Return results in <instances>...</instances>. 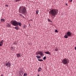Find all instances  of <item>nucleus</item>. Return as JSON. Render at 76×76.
Here are the masks:
<instances>
[{"instance_id": "36", "label": "nucleus", "mask_w": 76, "mask_h": 76, "mask_svg": "<svg viewBox=\"0 0 76 76\" xmlns=\"http://www.w3.org/2000/svg\"><path fill=\"white\" fill-rule=\"evenodd\" d=\"M19 74H20V72H19Z\"/></svg>"}, {"instance_id": "13", "label": "nucleus", "mask_w": 76, "mask_h": 76, "mask_svg": "<svg viewBox=\"0 0 76 76\" xmlns=\"http://www.w3.org/2000/svg\"><path fill=\"white\" fill-rule=\"evenodd\" d=\"M4 40H2L1 41L0 43L1 44V46H2L3 45V42H4Z\"/></svg>"}, {"instance_id": "29", "label": "nucleus", "mask_w": 76, "mask_h": 76, "mask_svg": "<svg viewBox=\"0 0 76 76\" xmlns=\"http://www.w3.org/2000/svg\"><path fill=\"white\" fill-rule=\"evenodd\" d=\"M7 7H8V5H5V7H7Z\"/></svg>"}, {"instance_id": "7", "label": "nucleus", "mask_w": 76, "mask_h": 76, "mask_svg": "<svg viewBox=\"0 0 76 76\" xmlns=\"http://www.w3.org/2000/svg\"><path fill=\"white\" fill-rule=\"evenodd\" d=\"M5 65L6 66H7V67H8V66L9 67H10V66L11 64L10 63L9 61H8V62H6Z\"/></svg>"}, {"instance_id": "21", "label": "nucleus", "mask_w": 76, "mask_h": 76, "mask_svg": "<svg viewBox=\"0 0 76 76\" xmlns=\"http://www.w3.org/2000/svg\"><path fill=\"white\" fill-rule=\"evenodd\" d=\"M38 60L41 61H43V60H42L41 59H38Z\"/></svg>"}, {"instance_id": "3", "label": "nucleus", "mask_w": 76, "mask_h": 76, "mask_svg": "<svg viewBox=\"0 0 76 76\" xmlns=\"http://www.w3.org/2000/svg\"><path fill=\"white\" fill-rule=\"evenodd\" d=\"M11 23L14 26H17V25H19L20 26L21 25V22H17L16 20H14V21H11Z\"/></svg>"}, {"instance_id": "32", "label": "nucleus", "mask_w": 76, "mask_h": 76, "mask_svg": "<svg viewBox=\"0 0 76 76\" xmlns=\"http://www.w3.org/2000/svg\"><path fill=\"white\" fill-rule=\"evenodd\" d=\"M11 49H13V48H12V47L11 48Z\"/></svg>"}, {"instance_id": "8", "label": "nucleus", "mask_w": 76, "mask_h": 76, "mask_svg": "<svg viewBox=\"0 0 76 76\" xmlns=\"http://www.w3.org/2000/svg\"><path fill=\"white\" fill-rule=\"evenodd\" d=\"M45 54H49V55H50L51 53L49 51H45Z\"/></svg>"}, {"instance_id": "28", "label": "nucleus", "mask_w": 76, "mask_h": 76, "mask_svg": "<svg viewBox=\"0 0 76 76\" xmlns=\"http://www.w3.org/2000/svg\"><path fill=\"white\" fill-rule=\"evenodd\" d=\"M20 75H21V72H20Z\"/></svg>"}, {"instance_id": "19", "label": "nucleus", "mask_w": 76, "mask_h": 76, "mask_svg": "<svg viewBox=\"0 0 76 76\" xmlns=\"http://www.w3.org/2000/svg\"><path fill=\"white\" fill-rule=\"evenodd\" d=\"M21 0H15V2H17V1H21Z\"/></svg>"}, {"instance_id": "6", "label": "nucleus", "mask_w": 76, "mask_h": 76, "mask_svg": "<svg viewBox=\"0 0 76 76\" xmlns=\"http://www.w3.org/2000/svg\"><path fill=\"white\" fill-rule=\"evenodd\" d=\"M36 54L37 55H38V54H39L41 56H44V53L43 51H37L36 52Z\"/></svg>"}, {"instance_id": "9", "label": "nucleus", "mask_w": 76, "mask_h": 76, "mask_svg": "<svg viewBox=\"0 0 76 76\" xmlns=\"http://www.w3.org/2000/svg\"><path fill=\"white\" fill-rule=\"evenodd\" d=\"M16 55L17 57H18V58L20 57H21L20 54L19 53H18Z\"/></svg>"}, {"instance_id": "17", "label": "nucleus", "mask_w": 76, "mask_h": 76, "mask_svg": "<svg viewBox=\"0 0 76 76\" xmlns=\"http://www.w3.org/2000/svg\"><path fill=\"white\" fill-rule=\"evenodd\" d=\"M46 56H45V57H43V59L46 60Z\"/></svg>"}, {"instance_id": "30", "label": "nucleus", "mask_w": 76, "mask_h": 76, "mask_svg": "<svg viewBox=\"0 0 76 76\" xmlns=\"http://www.w3.org/2000/svg\"><path fill=\"white\" fill-rule=\"evenodd\" d=\"M66 6H67V4L66 3Z\"/></svg>"}, {"instance_id": "25", "label": "nucleus", "mask_w": 76, "mask_h": 76, "mask_svg": "<svg viewBox=\"0 0 76 76\" xmlns=\"http://www.w3.org/2000/svg\"><path fill=\"white\" fill-rule=\"evenodd\" d=\"M72 0H69V2H71L72 1Z\"/></svg>"}, {"instance_id": "11", "label": "nucleus", "mask_w": 76, "mask_h": 76, "mask_svg": "<svg viewBox=\"0 0 76 76\" xmlns=\"http://www.w3.org/2000/svg\"><path fill=\"white\" fill-rule=\"evenodd\" d=\"M41 69H42L41 68V67H39L38 69V72H40V71H41Z\"/></svg>"}, {"instance_id": "24", "label": "nucleus", "mask_w": 76, "mask_h": 76, "mask_svg": "<svg viewBox=\"0 0 76 76\" xmlns=\"http://www.w3.org/2000/svg\"><path fill=\"white\" fill-rule=\"evenodd\" d=\"M20 16H21V17H23L22 14H20Z\"/></svg>"}, {"instance_id": "37", "label": "nucleus", "mask_w": 76, "mask_h": 76, "mask_svg": "<svg viewBox=\"0 0 76 76\" xmlns=\"http://www.w3.org/2000/svg\"><path fill=\"white\" fill-rule=\"evenodd\" d=\"M49 21H50L49 20Z\"/></svg>"}, {"instance_id": "18", "label": "nucleus", "mask_w": 76, "mask_h": 76, "mask_svg": "<svg viewBox=\"0 0 76 76\" xmlns=\"http://www.w3.org/2000/svg\"><path fill=\"white\" fill-rule=\"evenodd\" d=\"M27 74L26 73H24V74L23 76H27Z\"/></svg>"}, {"instance_id": "12", "label": "nucleus", "mask_w": 76, "mask_h": 76, "mask_svg": "<svg viewBox=\"0 0 76 76\" xmlns=\"http://www.w3.org/2000/svg\"><path fill=\"white\" fill-rule=\"evenodd\" d=\"M7 26H8L9 27H10V26H11V24H10V23H8Z\"/></svg>"}, {"instance_id": "14", "label": "nucleus", "mask_w": 76, "mask_h": 76, "mask_svg": "<svg viewBox=\"0 0 76 76\" xmlns=\"http://www.w3.org/2000/svg\"><path fill=\"white\" fill-rule=\"evenodd\" d=\"M39 12V10H37L36 12V14L37 15L38 13Z\"/></svg>"}, {"instance_id": "10", "label": "nucleus", "mask_w": 76, "mask_h": 76, "mask_svg": "<svg viewBox=\"0 0 76 76\" xmlns=\"http://www.w3.org/2000/svg\"><path fill=\"white\" fill-rule=\"evenodd\" d=\"M36 57L37 58H38V59H39L41 57V56H39L38 55H37V56H36Z\"/></svg>"}, {"instance_id": "20", "label": "nucleus", "mask_w": 76, "mask_h": 76, "mask_svg": "<svg viewBox=\"0 0 76 76\" xmlns=\"http://www.w3.org/2000/svg\"><path fill=\"white\" fill-rule=\"evenodd\" d=\"M21 73H22V74H21V76H22V75H23L24 72H23V71H21Z\"/></svg>"}, {"instance_id": "26", "label": "nucleus", "mask_w": 76, "mask_h": 76, "mask_svg": "<svg viewBox=\"0 0 76 76\" xmlns=\"http://www.w3.org/2000/svg\"><path fill=\"white\" fill-rule=\"evenodd\" d=\"M12 50H15V48H13L12 49H11Z\"/></svg>"}, {"instance_id": "5", "label": "nucleus", "mask_w": 76, "mask_h": 76, "mask_svg": "<svg viewBox=\"0 0 76 76\" xmlns=\"http://www.w3.org/2000/svg\"><path fill=\"white\" fill-rule=\"evenodd\" d=\"M72 33L71 32L68 31L66 33V34H65L64 36L65 38H68V36H71Z\"/></svg>"}, {"instance_id": "1", "label": "nucleus", "mask_w": 76, "mask_h": 76, "mask_svg": "<svg viewBox=\"0 0 76 76\" xmlns=\"http://www.w3.org/2000/svg\"><path fill=\"white\" fill-rule=\"evenodd\" d=\"M19 12L22 14H26L27 11L26 7L20 6L19 8Z\"/></svg>"}, {"instance_id": "23", "label": "nucleus", "mask_w": 76, "mask_h": 76, "mask_svg": "<svg viewBox=\"0 0 76 76\" xmlns=\"http://www.w3.org/2000/svg\"><path fill=\"white\" fill-rule=\"evenodd\" d=\"M58 30H57V29L55 30V32H58Z\"/></svg>"}, {"instance_id": "31", "label": "nucleus", "mask_w": 76, "mask_h": 76, "mask_svg": "<svg viewBox=\"0 0 76 76\" xmlns=\"http://www.w3.org/2000/svg\"><path fill=\"white\" fill-rule=\"evenodd\" d=\"M75 50H76V46L75 47Z\"/></svg>"}, {"instance_id": "4", "label": "nucleus", "mask_w": 76, "mask_h": 76, "mask_svg": "<svg viewBox=\"0 0 76 76\" xmlns=\"http://www.w3.org/2000/svg\"><path fill=\"white\" fill-rule=\"evenodd\" d=\"M62 62L64 64H68L69 63L68 58H65L63 59Z\"/></svg>"}, {"instance_id": "22", "label": "nucleus", "mask_w": 76, "mask_h": 76, "mask_svg": "<svg viewBox=\"0 0 76 76\" xmlns=\"http://www.w3.org/2000/svg\"><path fill=\"white\" fill-rule=\"evenodd\" d=\"M55 51H58V48H55Z\"/></svg>"}, {"instance_id": "35", "label": "nucleus", "mask_w": 76, "mask_h": 76, "mask_svg": "<svg viewBox=\"0 0 76 76\" xmlns=\"http://www.w3.org/2000/svg\"><path fill=\"white\" fill-rule=\"evenodd\" d=\"M23 17H24V16H23Z\"/></svg>"}, {"instance_id": "15", "label": "nucleus", "mask_w": 76, "mask_h": 76, "mask_svg": "<svg viewBox=\"0 0 76 76\" xmlns=\"http://www.w3.org/2000/svg\"><path fill=\"white\" fill-rule=\"evenodd\" d=\"M1 21H2V22H4V21H5V19L2 18V19H1Z\"/></svg>"}, {"instance_id": "34", "label": "nucleus", "mask_w": 76, "mask_h": 76, "mask_svg": "<svg viewBox=\"0 0 76 76\" xmlns=\"http://www.w3.org/2000/svg\"><path fill=\"white\" fill-rule=\"evenodd\" d=\"M3 75H1V76H2Z\"/></svg>"}, {"instance_id": "2", "label": "nucleus", "mask_w": 76, "mask_h": 76, "mask_svg": "<svg viewBox=\"0 0 76 76\" xmlns=\"http://www.w3.org/2000/svg\"><path fill=\"white\" fill-rule=\"evenodd\" d=\"M58 11L57 9H52L49 12V13L52 16H55L58 14Z\"/></svg>"}, {"instance_id": "16", "label": "nucleus", "mask_w": 76, "mask_h": 76, "mask_svg": "<svg viewBox=\"0 0 76 76\" xmlns=\"http://www.w3.org/2000/svg\"><path fill=\"white\" fill-rule=\"evenodd\" d=\"M15 28L17 30H18V27L17 26H16V27H15Z\"/></svg>"}, {"instance_id": "27", "label": "nucleus", "mask_w": 76, "mask_h": 76, "mask_svg": "<svg viewBox=\"0 0 76 76\" xmlns=\"http://www.w3.org/2000/svg\"><path fill=\"white\" fill-rule=\"evenodd\" d=\"M1 46H2L1 43L0 44V47Z\"/></svg>"}, {"instance_id": "33", "label": "nucleus", "mask_w": 76, "mask_h": 76, "mask_svg": "<svg viewBox=\"0 0 76 76\" xmlns=\"http://www.w3.org/2000/svg\"><path fill=\"white\" fill-rule=\"evenodd\" d=\"M39 76V74H38V76Z\"/></svg>"}]
</instances>
